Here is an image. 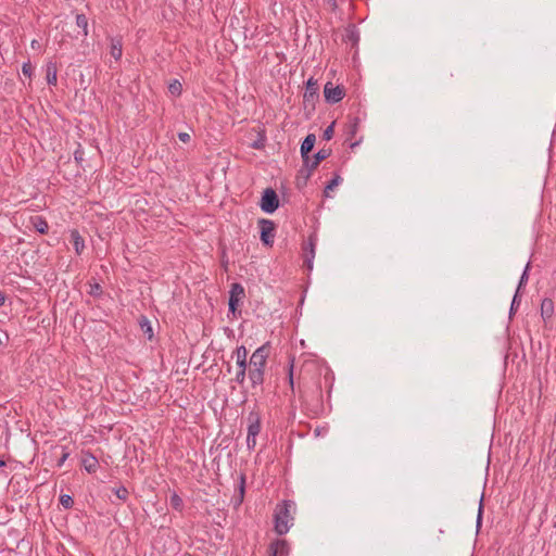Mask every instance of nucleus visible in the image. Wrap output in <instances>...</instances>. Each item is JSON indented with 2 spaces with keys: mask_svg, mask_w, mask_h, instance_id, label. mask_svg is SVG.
Instances as JSON below:
<instances>
[{
  "mask_svg": "<svg viewBox=\"0 0 556 556\" xmlns=\"http://www.w3.org/2000/svg\"><path fill=\"white\" fill-rule=\"evenodd\" d=\"M268 348L262 345L256 349L249 361V378L253 387L264 381V369L267 363Z\"/></svg>",
  "mask_w": 556,
  "mask_h": 556,
  "instance_id": "1",
  "label": "nucleus"
},
{
  "mask_svg": "<svg viewBox=\"0 0 556 556\" xmlns=\"http://www.w3.org/2000/svg\"><path fill=\"white\" fill-rule=\"evenodd\" d=\"M292 509H294V504L290 501H285L277 506L275 510V530L278 534L281 535L289 531L292 521Z\"/></svg>",
  "mask_w": 556,
  "mask_h": 556,
  "instance_id": "2",
  "label": "nucleus"
},
{
  "mask_svg": "<svg viewBox=\"0 0 556 556\" xmlns=\"http://www.w3.org/2000/svg\"><path fill=\"white\" fill-rule=\"evenodd\" d=\"M260 205L265 213H274L279 206V199L276 191L271 188L265 189Z\"/></svg>",
  "mask_w": 556,
  "mask_h": 556,
  "instance_id": "3",
  "label": "nucleus"
},
{
  "mask_svg": "<svg viewBox=\"0 0 556 556\" xmlns=\"http://www.w3.org/2000/svg\"><path fill=\"white\" fill-rule=\"evenodd\" d=\"M261 241L265 245H273L275 237V224L269 219L260 220Z\"/></svg>",
  "mask_w": 556,
  "mask_h": 556,
  "instance_id": "4",
  "label": "nucleus"
},
{
  "mask_svg": "<svg viewBox=\"0 0 556 556\" xmlns=\"http://www.w3.org/2000/svg\"><path fill=\"white\" fill-rule=\"evenodd\" d=\"M324 96L327 102L337 103L342 100L344 88L334 86L332 83H327L324 88Z\"/></svg>",
  "mask_w": 556,
  "mask_h": 556,
  "instance_id": "5",
  "label": "nucleus"
},
{
  "mask_svg": "<svg viewBox=\"0 0 556 556\" xmlns=\"http://www.w3.org/2000/svg\"><path fill=\"white\" fill-rule=\"evenodd\" d=\"M244 298V289L239 283H233L231 286L230 295H229V308L230 311L235 312L237 308V305L242 301Z\"/></svg>",
  "mask_w": 556,
  "mask_h": 556,
  "instance_id": "6",
  "label": "nucleus"
},
{
  "mask_svg": "<svg viewBox=\"0 0 556 556\" xmlns=\"http://www.w3.org/2000/svg\"><path fill=\"white\" fill-rule=\"evenodd\" d=\"M315 141H316L315 135L309 134L305 137V139L303 140V142L301 144V155L303 157L305 165H308V161L311 160L308 154L313 150Z\"/></svg>",
  "mask_w": 556,
  "mask_h": 556,
  "instance_id": "7",
  "label": "nucleus"
},
{
  "mask_svg": "<svg viewBox=\"0 0 556 556\" xmlns=\"http://www.w3.org/2000/svg\"><path fill=\"white\" fill-rule=\"evenodd\" d=\"M270 556H288L289 545L285 540H277L269 546Z\"/></svg>",
  "mask_w": 556,
  "mask_h": 556,
  "instance_id": "8",
  "label": "nucleus"
},
{
  "mask_svg": "<svg viewBox=\"0 0 556 556\" xmlns=\"http://www.w3.org/2000/svg\"><path fill=\"white\" fill-rule=\"evenodd\" d=\"M232 358L236 359L238 368H248V350L245 346H238L232 353Z\"/></svg>",
  "mask_w": 556,
  "mask_h": 556,
  "instance_id": "9",
  "label": "nucleus"
},
{
  "mask_svg": "<svg viewBox=\"0 0 556 556\" xmlns=\"http://www.w3.org/2000/svg\"><path fill=\"white\" fill-rule=\"evenodd\" d=\"M249 427L248 434L251 437H257L261 431V420L256 413H250L249 415Z\"/></svg>",
  "mask_w": 556,
  "mask_h": 556,
  "instance_id": "10",
  "label": "nucleus"
},
{
  "mask_svg": "<svg viewBox=\"0 0 556 556\" xmlns=\"http://www.w3.org/2000/svg\"><path fill=\"white\" fill-rule=\"evenodd\" d=\"M110 53L112 58L116 61H118L122 58L123 45L119 38L111 39Z\"/></svg>",
  "mask_w": 556,
  "mask_h": 556,
  "instance_id": "11",
  "label": "nucleus"
},
{
  "mask_svg": "<svg viewBox=\"0 0 556 556\" xmlns=\"http://www.w3.org/2000/svg\"><path fill=\"white\" fill-rule=\"evenodd\" d=\"M58 70L53 62H49L46 66V79L49 85L55 86L58 81Z\"/></svg>",
  "mask_w": 556,
  "mask_h": 556,
  "instance_id": "12",
  "label": "nucleus"
},
{
  "mask_svg": "<svg viewBox=\"0 0 556 556\" xmlns=\"http://www.w3.org/2000/svg\"><path fill=\"white\" fill-rule=\"evenodd\" d=\"M329 155H330V150L321 149V150H319V151L314 155V157H313V160H312V161H311V160L308 161V165H306V166H307V167H309V170H313V169H315V168L318 166V164H319L323 160L327 159Z\"/></svg>",
  "mask_w": 556,
  "mask_h": 556,
  "instance_id": "13",
  "label": "nucleus"
},
{
  "mask_svg": "<svg viewBox=\"0 0 556 556\" xmlns=\"http://www.w3.org/2000/svg\"><path fill=\"white\" fill-rule=\"evenodd\" d=\"M317 90H318L317 81H315L313 78H309L306 83L304 100L305 101L314 100L315 96L317 94Z\"/></svg>",
  "mask_w": 556,
  "mask_h": 556,
  "instance_id": "14",
  "label": "nucleus"
},
{
  "mask_svg": "<svg viewBox=\"0 0 556 556\" xmlns=\"http://www.w3.org/2000/svg\"><path fill=\"white\" fill-rule=\"evenodd\" d=\"M554 313V303L551 299H544L541 303V315L544 319L551 318Z\"/></svg>",
  "mask_w": 556,
  "mask_h": 556,
  "instance_id": "15",
  "label": "nucleus"
},
{
  "mask_svg": "<svg viewBox=\"0 0 556 556\" xmlns=\"http://www.w3.org/2000/svg\"><path fill=\"white\" fill-rule=\"evenodd\" d=\"M71 239H72V242H73L76 253L80 254L85 248L84 239L81 238V236L79 235V232L77 230H72Z\"/></svg>",
  "mask_w": 556,
  "mask_h": 556,
  "instance_id": "16",
  "label": "nucleus"
},
{
  "mask_svg": "<svg viewBox=\"0 0 556 556\" xmlns=\"http://www.w3.org/2000/svg\"><path fill=\"white\" fill-rule=\"evenodd\" d=\"M83 465L88 472H94L98 467V460L92 455H86L83 458Z\"/></svg>",
  "mask_w": 556,
  "mask_h": 556,
  "instance_id": "17",
  "label": "nucleus"
},
{
  "mask_svg": "<svg viewBox=\"0 0 556 556\" xmlns=\"http://www.w3.org/2000/svg\"><path fill=\"white\" fill-rule=\"evenodd\" d=\"M31 224L35 227V229L40 233H46L48 231V223L40 216L33 217Z\"/></svg>",
  "mask_w": 556,
  "mask_h": 556,
  "instance_id": "18",
  "label": "nucleus"
},
{
  "mask_svg": "<svg viewBox=\"0 0 556 556\" xmlns=\"http://www.w3.org/2000/svg\"><path fill=\"white\" fill-rule=\"evenodd\" d=\"M76 25L83 29V36L86 37L88 35V20L84 14L76 15Z\"/></svg>",
  "mask_w": 556,
  "mask_h": 556,
  "instance_id": "19",
  "label": "nucleus"
},
{
  "mask_svg": "<svg viewBox=\"0 0 556 556\" xmlns=\"http://www.w3.org/2000/svg\"><path fill=\"white\" fill-rule=\"evenodd\" d=\"M169 504L174 509H176L178 511H180L184 507V502H182L181 497L176 493H173L170 495Z\"/></svg>",
  "mask_w": 556,
  "mask_h": 556,
  "instance_id": "20",
  "label": "nucleus"
},
{
  "mask_svg": "<svg viewBox=\"0 0 556 556\" xmlns=\"http://www.w3.org/2000/svg\"><path fill=\"white\" fill-rule=\"evenodd\" d=\"M341 177L340 176H336L333 177L329 182L328 185L326 186L325 190H324V193L326 197H330V191H332L336 187L339 186V184L341 182Z\"/></svg>",
  "mask_w": 556,
  "mask_h": 556,
  "instance_id": "21",
  "label": "nucleus"
},
{
  "mask_svg": "<svg viewBox=\"0 0 556 556\" xmlns=\"http://www.w3.org/2000/svg\"><path fill=\"white\" fill-rule=\"evenodd\" d=\"M245 378H247V368H244V367L238 368L233 380L237 383H239L240 386H242L245 381Z\"/></svg>",
  "mask_w": 556,
  "mask_h": 556,
  "instance_id": "22",
  "label": "nucleus"
},
{
  "mask_svg": "<svg viewBox=\"0 0 556 556\" xmlns=\"http://www.w3.org/2000/svg\"><path fill=\"white\" fill-rule=\"evenodd\" d=\"M168 90L172 94L178 96L181 92V84L178 80H174L169 86Z\"/></svg>",
  "mask_w": 556,
  "mask_h": 556,
  "instance_id": "23",
  "label": "nucleus"
},
{
  "mask_svg": "<svg viewBox=\"0 0 556 556\" xmlns=\"http://www.w3.org/2000/svg\"><path fill=\"white\" fill-rule=\"evenodd\" d=\"M115 495L117 498L122 501H126L128 497V490L125 486H118L114 490Z\"/></svg>",
  "mask_w": 556,
  "mask_h": 556,
  "instance_id": "24",
  "label": "nucleus"
},
{
  "mask_svg": "<svg viewBox=\"0 0 556 556\" xmlns=\"http://www.w3.org/2000/svg\"><path fill=\"white\" fill-rule=\"evenodd\" d=\"M60 503L62 504L63 507L71 508L74 502L70 495L63 494L60 497Z\"/></svg>",
  "mask_w": 556,
  "mask_h": 556,
  "instance_id": "25",
  "label": "nucleus"
},
{
  "mask_svg": "<svg viewBox=\"0 0 556 556\" xmlns=\"http://www.w3.org/2000/svg\"><path fill=\"white\" fill-rule=\"evenodd\" d=\"M142 329L144 330L146 333H148L149 336V339L152 338L153 333H152V327L150 325V323L148 321L147 318H143L142 321L140 323Z\"/></svg>",
  "mask_w": 556,
  "mask_h": 556,
  "instance_id": "26",
  "label": "nucleus"
},
{
  "mask_svg": "<svg viewBox=\"0 0 556 556\" xmlns=\"http://www.w3.org/2000/svg\"><path fill=\"white\" fill-rule=\"evenodd\" d=\"M333 132H334V123H332L331 125H329L325 130H324V134H323V137L325 140H330L332 137H333Z\"/></svg>",
  "mask_w": 556,
  "mask_h": 556,
  "instance_id": "27",
  "label": "nucleus"
},
{
  "mask_svg": "<svg viewBox=\"0 0 556 556\" xmlns=\"http://www.w3.org/2000/svg\"><path fill=\"white\" fill-rule=\"evenodd\" d=\"M530 268V263L527 264L522 275H521V278H520V281H519V286H518V291L520 290V288L528 281V270Z\"/></svg>",
  "mask_w": 556,
  "mask_h": 556,
  "instance_id": "28",
  "label": "nucleus"
},
{
  "mask_svg": "<svg viewBox=\"0 0 556 556\" xmlns=\"http://www.w3.org/2000/svg\"><path fill=\"white\" fill-rule=\"evenodd\" d=\"M309 247H311V257H307L305 260V263L307 265V268L311 270L313 268V258L315 255L314 243L312 241H309Z\"/></svg>",
  "mask_w": 556,
  "mask_h": 556,
  "instance_id": "29",
  "label": "nucleus"
},
{
  "mask_svg": "<svg viewBox=\"0 0 556 556\" xmlns=\"http://www.w3.org/2000/svg\"><path fill=\"white\" fill-rule=\"evenodd\" d=\"M22 72H23V74L25 76H28V77L31 76V74H33V66H31L30 62H26V63L23 64Z\"/></svg>",
  "mask_w": 556,
  "mask_h": 556,
  "instance_id": "30",
  "label": "nucleus"
},
{
  "mask_svg": "<svg viewBox=\"0 0 556 556\" xmlns=\"http://www.w3.org/2000/svg\"><path fill=\"white\" fill-rule=\"evenodd\" d=\"M247 446L249 450H254L256 446V437L247 435Z\"/></svg>",
  "mask_w": 556,
  "mask_h": 556,
  "instance_id": "31",
  "label": "nucleus"
},
{
  "mask_svg": "<svg viewBox=\"0 0 556 556\" xmlns=\"http://www.w3.org/2000/svg\"><path fill=\"white\" fill-rule=\"evenodd\" d=\"M178 138H179L180 141H182L185 143L189 142L190 139H191V137H190V135L188 132H179L178 134Z\"/></svg>",
  "mask_w": 556,
  "mask_h": 556,
  "instance_id": "32",
  "label": "nucleus"
},
{
  "mask_svg": "<svg viewBox=\"0 0 556 556\" xmlns=\"http://www.w3.org/2000/svg\"><path fill=\"white\" fill-rule=\"evenodd\" d=\"M518 290L516 292V294L514 295V299H513V302H511V307H510V311L515 309V307L519 304V301H518Z\"/></svg>",
  "mask_w": 556,
  "mask_h": 556,
  "instance_id": "33",
  "label": "nucleus"
},
{
  "mask_svg": "<svg viewBox=\"0 0 556 556\" xmlns=\"http://www.w3.org/2000/svg\"><path fill=\"white\" fill-rule=\"evenodd\" d=\"M244 493V476H240V496H243Z\"/></svg>",
  "mask_w": 556,
  "mask_h": 556,
  "instance_id": "34",
  "label": "nucleus"
},
{
  "mask_svg": "<svg viewBox=\"0 0 556 556\" xmlns=\"http://www.w3.org/2000/svg\"><path fill=\"white\" fill-rule=\"evenodd\" d=\"M253 149H262L264 147L263 140H257L251 144Z\"/></svg>",
  "mask_w": 556,
  "mask_h": 556,
  "instance_id": "35",
  "label": "nucleus"
},
{
  "mask_svg": "<svg viewBox=\"0 0 556 556\" xmlns=\"http://www.w3.org/2000/svg\"><path fill=\"white\" fill-rule=\"evenodd\" d=\"M481 516H482V498L480 500V506H479V513H478V525L480 523L481 521Z\"/></svg>",
  "mask_w": 556,
  "mask_h": 556,
  "instance_id": "36",
  "label": "nucleus"
},
{
  "mask_svg": "<svg viewBox=\"0 0 556 556\" xmlns=\"http://www.w3.org/2000/svg\"><path fill=\"white\" fill-rule=\"evenodd\" d=\"M5 296L3 293L0 292V306L4 304Z\"/></svg>",
  "mask_w": 556,
  "mask_h": 556,
  "instance_id": "37",
  "label": "nucleus"
},
{
  "mask_svg": "<svg viewBox=\"0 0 556 556\" xmlns=\"http://www.w3.org/2000/svg\"><path fill=\"white\" fill-rule=\"evenodd\" d=\"M38 45H39V42H38L37 40H33V41H31V47H33V48L37 47Z\"/></svg>",
  "mask_w": 556,
  "mask_h": 556,
  "instance_id": "38",
  "label": "nucleus"
},
{
  "mask_svg": "<svg viewBox=\"0 0 556 556\" xmlns=\"http://www.w3.org/2000/svg\"><path fill=\"white\" fill-rule=\"evenodd\" d=\"M99 289V285H96L93 290H91V293H94V291H97Z\"/></svg>",
  "mask_w": 556,
  "mask_h": 556,
  "instance_id": "39",
  "label": "nucleus"
},
{
  "mask_svg": "<svg viewBox=\"0 0 556 556\" xmlns=\"http://www.w3.org/2000/svg\"><path fill=\"white\" fill-rule=\"evenodd\" d=\"M99 289V285H96L93 290H91V293H94V291H97Z\"/></svg>",
  "mask_w": 556,
  "mask_h": 556,
  "instance_id": "40",
  "label": "nucleus"
},
{
  "mask_svg": "<svg viewBox=\"0 0 556 556\" xmlns=\"http://www.w3.org/2000/svg\"><path fill=\"white\" fill-rule=\"evenodd\" d=\"M99 289V285H96L93 290H91V293H94V291H97Z\"/></svg>",
  "mask_w": 556,
  "mask_h": 556,
  "instance_id": "41",
  "label": "nucleus"
},
{
  "mask_svg": "<svg viewBox=\"0 0 556 556\" xmlns=\"http://www.w3.org/2000/svg\"><path fill=\"white\" fill-rule=\"evenodd\" d=\"M290 383H291V386H293V378H292V374H290Z\"/></svg>",
  "mask_w": 556,
  "mask_h": 556,
  "instance_id": "42",
  "label": "nucleus"
},
{
  "mask_svg": "<svg viewBox=\"0 0 556 556\" xmlns=\"http://www.w3.org/2000/svg\"><path fill=\"white\" fill-rule=\"evenodd\" d=\"M313 366V363H306L305 367Z\"/></svg>",
  "mask_w": 556,
  "mask_h": 556,
  "instance_id": "43",
  "label": "nucleus"
},
{
  "mask_svg": "<svg viewBox=\"0 0 556 556\" xmlns=\"http://www.w3.org/2000/svg\"><path fill=\"white\" fill-rule=\"evenodd\" d=\"M65 457H66V455H64V457L62 458V460H61V462H65ZM61 464H62V463H60V465H61Z\"/></svg>",
  "mask_w": 556,
  "mask_h": 556,
  "instance_id": "44",
  "label": "nucleus"
},
{
  "mask_svg": "<svg viewBox=\"0 0 556 556\" xmlns=\"http://www.w3.org/2000/svg\"><path fill=\"white\" fill-rule=\"evenodd\" d=\"M4 465V462H0V466H3Z\"/></svg>",
  "mask_w": 556,
  "mask_h": 556,
  "instance_id": "45",
  "label": "nucleus"
}]
</instances>
